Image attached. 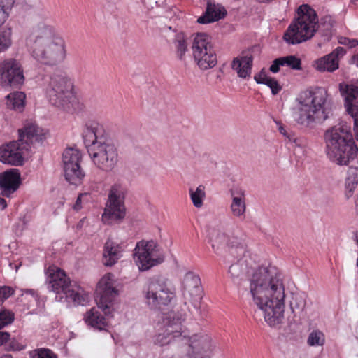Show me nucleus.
I'll return each mask as SVG.
<instances>
[{
	"label": "nucleus",
	"mask_w": 358,
	"mask_h": 358,
	"mask_svg": "<svg viewBox=\"0 0 358 358\" xmlns=\"http://www.w3.org/2000/svg\"><path fill=\"white\" fill-rule=\"evenodd\" d=\"M205 186L203 185H199L195 190L192 188L189 189L190 199L193 205L196 208H201L203 204V199L206 197Z\"/></svg>",
	"instance_id": "473e14b6"
},
{
	"label": "nucleus",
	"mask_w": 358,
	"mask_h": 358,
	"mask_svg": "<svg viewBox=\"0 0 358 358\" xmlns=\"http://www.w3.org/2000/svg\"><path fill=\"white\" fill-rule=\"evenodd\" d=\"M354 1H358V0H353Z\"/></svg>",
	"instance_id": "bf43d9fd"
},
{
	"label": "nucleus",
	"mask_w": 358,
	"mask_h": 358,
	"mask_svg": "<svg viewBox=\"0 0 358 358\" xmlns=\"http://www.w3.org/2000/svg\"><path fill=\"white\" fill-rule=\"evenodd\" d=\"M357 242H358V236H357Z\"/></svg>",
	"instance_id": "052dcab7"
},
{
	"label": "nucleus",
	"mask_w": 358,
	"mask_h": 358,
	"mask_svg": "<svg viewBox=\"0 0 358 358\" xmlns=\"http://www.w3.org/2000/svg\"><path fill=\"white\" fill-rule=\"evenodd\" d=\"M127 188L121 183H114L108 193V200L102 215V220L106 224H112L122 220L126 215L124 199Z\"/></svg>",
	"instance_id": "f8f14e48"
},
{
	"label": "nucleus",
	"mask_w": 358,
	"mask_h": 358,
	"mask_svg": "<svg viewBox=\"0 0 358 358\" xmlns=\"http://www.w3.org/2000/svg\"><path fill=\"white\" fill-rule=\"evenodd\" d=\"M7 203L4 199L0 197V209L3 210L6 208Z\"/></svg>",
	"instance_id": "864d4df0"
},
{
	"label": "nucleus",
	"mask_w": 358,
	"mask_h": 358,
	"mask_svg": "<svg viewBox=\"0 0 358 358\" xmlns=\"http://www.w3.org/2000/svg\"><path fill=\"white\" fill-rule=\"evenodd\" d=\"M296 20V22H318L315 10L307 4H303L297 8Z\"/></svg>",
	"instance_id": "c85d7f7f"
},
{
	"label": "nucleus",
	"mask_w": 358,
	"mask_h": 358,
	"mask_svg": "<svg viewBox=\"0 0 358 358\" xmlns=\"http://www.w3.org/2000/svg\"><path fill=\"white\" fill-rule=\"evenodd\" d=\"M1 358H13L11 355L6 354L1 356Z\"/></svg>",
	"instance_id": "4d7b16f0"
},
{
	"label": "nucleus",
	"mask_w": 358,
	"mask_h": 358,
	"mask_svg": "<svg viewBox=\"0 0 358 358\" xmlns=\"http://www.w3.org/2000/svg\"><path fill=\"white\" fill-rule=\"evenodd\" d=\"M319 24H290L284 34V40L289 44H296L311 38Z\"/></svg>",
	"instance_id": "aec40b11"
},
{
	"label": "nucleus",
	"mask_w": 358,
	"mask_h": 358,
	"mask_svg": "<svg viewBox=\"0 0 358 358\" xmlns=\"http://www.w3.org/2000/svg\"><path fill=\"white\" fill-rule=\"evenodd\" d=\"M242 274L243 268L238 262L233 264L229 266L228 275L233 281L239 279Z\"/></svg>",
	"instance_id": "a19ab883"
},
{
	"label": "nucleus",
	"mask_w": 358,
	"mask_h": 358,
	"mask_svg": "<svg viewBox=\"0 0 358 358\" xmlns=\"http://www.w3.org/2000/svg\"><path fill=\"white\" fill-rule=\"evenodd\" d=\"M45 92L52 105L69 113L75 111L79 103L74 92L73 83L66 76H52Z\"/></svg>",
	"instance_id": "0eeeda50"
},
{
	"label": "nucleus",
	"mask_w": 358,
	"mask_h": 358,
	"mask_svg": "<svg viewBox=\"0 0 358 358\" xmlns=\"http://www.w3.org/2000/svg\"><path fill=\"white\" fill-rule=\"evenodd\" d=\"M358 185V169L357 167L350 166L347 171L345 186L347 191L350 193L352 192Z\"/></svg>",
	"instance_id": "2f4dec72"
},
{
	"label": "nucleus",
	"mask_w": 358,
	"mask_h": 358,
	"mask_svg": "<svg viewBox=\"0 0 358 358\" xmlns=\"http://www.w3.org/2000/svg\"><path fill=\"white\" fill-rule=\"evenodd\" d=\"M19 139L0 147V161L3 164L20 166L23 164L24 155L34 141L45 138L43 129L34 122H27L19 129Z\"/></svg>",
	"instance_id": "423d86ee"
},
{
	"label": "nucleus",
	"mask_w": 358,
	"mask_h": 358,
	"mask_svg": "<svg viewBox=\"0 0 358 358\" xmlns=\"http://www.w3.org/2000/svg\"><path fill=\"white\" fill-rule=\"evenodd\" d=\"M346 54L343 47H337L331 53L324 55L314 63V67L320 72H334L339 67V60Z\"/></svg>",
	"instance_id": "412c9836"
},
{
	"label": "nucleus",
	"mask_w": 358,
	"mask_h": 358,
	"mask_svg": "<svg viewBox=\"0 0 358 358\" xmlns=\"http://www.w3.org/2000/svg\"><path fill=\"white\" fill-rule=\"evenodd\" d=\"M250 292L268 324L274 327L281 323L285 295L280 275L273 268H259L250 280Z\"/></svg>",
	"instance_id": "f257e3e1"
},
{
	"label": "nucleus",
	"mask_w": 358,
	"mask_h": 358,
	"mask_svg": "<svg viewBox=\"0 0 358 358\" xmlns=\"http://www.w3.org/2000/svg\"><path fill=\"white\" fill-rule=\"evenodd\" d=\"M325 343V336L320 330H314L308 335L307 343L310 346H322Z\"/></svg>",
	"instance_id": "c9c22d12"
},
{
	"label": "nucleus",
	"mask_w": 358,
	"mask_h": 358,
	"mask_svg": "<svg viewBox=\"0 0 358 358\" xmlns=\"http://www.w3.org/2000/svg\"><path fill=\"white\" fill-rule=\"evenodd\" d=\"M36 17L33 19L34 20L41 21L47 20L48 13L45 11H38L35 13Z\"/></svg>",
	"instance_id": "09e8293b"
},
{
	"label": "nucleus",
	"mask_w": 358,
	"mask_h": 358,
	"mask_svg": "<svg viewBox=\"0 0 358 358\" xmlns=\"http://www.w3.org/2000/svg\"><path fill=\"white\" fill-rule=\"evenodd\" d=\"M185 320V314L181 312H171L166 314L162 320V325L153 338L155 345L164 346L173 342L178 344V349L189 347V352L196 351L191 345L192 341L200 337H210L206 334H195L189 336L182 323Z\"/></svg>",
	"instance_id": "39448f33"
},
{
	"label": "nucleus",
	"mask_w": 358,
	"mask_h": 358,
	"mask_svg": "<svg viewBox=\"0 0 358 358\" xmlns=\"http://www.w3.org/2000/svg\"><path fill=\"white\" fill-rule=\"evenodd\" d=\"M192 49L193 57L201 69L206 70L216 65L217 56L211 43V38L206 34H196L193 40Z\"/></svg>",
	"instance_id": "4468645a"
},
{
	"label": "nucleus",
	"mask_w": 358,
	"mask_h": 358,
	"mask_svg": "<svg viewBox=\"0 0 358 358\" xmlns=\"http://www.w3.org/2000/svg\"><path fill=\"white\" fill-rule=\"evenodd\" d=\"M24 80L22 66L16 59H7L0 63V81L3 85H18Z\"/></svg>",
	"instance_id": "6ab92c4d"
},
{
	"label": "nucleus",
	"mask_w": 358,
	"mask_h": 358,
	"mask_svg": "<svg viewBox=\"0 0 358 358\" xmlns=\"http://www.w3.org/2000/svg\"><path fill=\"white\" fill-rule=\"evenodd\" d=\"M81 197H82V194H80L78 196V198L76 201V203L73 206V208L76 210H79L81 208Z\"/></svg>",
	"instance_id": "3c124183"
},
{
	"label": "nucleus",
	"mask_w": 358,
	"mask_h": 358,
	"mask_svg": "<svg viewBox=\"0 0 358 358\" xmlns=\"http://www.w3.org/2000/svg\"><path fill=\"white\" fill-rule=\"evenodd\" d=\"M26 95L22 92H14L7 95V106L14 110L22 112L25 106Z\"/></svg>",
	"instance_id": "c756f323"
},
{
	"label": "nucleus",
	"mask_w": 358,
	"mask_h": 358,
	"mask_svg": "<svg viewBox=\"0 0 358 358\" xmlns=\"http://www.w3.org/2000/svg\"><path fill=\"white\" fill-rule=\"evenodd\" d=\"M164 256L159 245L154 241L142 240L134 250V259L141 271H147L161 264Z\"/></svg>",
	"instance_id": "ddd939ff"
},
{
	"label": "nucleus",
	"mask_w": 358,
	"mask_h": 358,
	"mask_svg": "<svg viewBox=\"0 0 358 358\" xmlns=\"http://www.w3.org/2000/svg\"><path fill=\"white\" fill-rule=\"evenodd\" d=\"M338 41L340 44L346 45L350 48L358 45V39H350L345 36H340Z\"/></svg>",
	"instance_id": "c03bdc74"
},
{
	"label": "nucleus",
	"mask_w": 358,
	"mask_h": 358,
	"mask_svg": "<svg viewBox=\"0 0 358 358\" xmlns=\"http://www.w3.org/2000/svg\"><path fill=\"white\" fill-rule=\"evenodd\" d=\"M26 45L32 57L42 65L55 66L66 57L64 38L45 24L33 29L26 38Z\"/></svg>",
	"instance_id": "f03ea898"
},
{
	"label": "nucleus",
	"mask_w": 358,
	"mask_h": 358,
	"mask_svg": "<svg viewBox=\"0 0 358 358\" xmlns=\"http://www.w3.org/2000/svg\"><path fill=\"white\" fill-rule=\"evenodd\" d=\"M295 120L306 127L321 123L329 117L330 101L327 90L321 87L302 92L297 98Z\"/></svg>",
	"instance_id": "20e7f679"
},
{
	"label": "nucleus",
	"mask_w": 358,
	"mask_h": 358,
	"mask_svg": "<svg viewBox=\"0 0 358 358\" xmlns=\"http://www.w3.org/2000/svg\"><path fill=\"white\" fill-rule=\"evenodd\" d=\"M357 266H358V258H357Z\"/></svg>",
	"instance_id": "13d9d810"
},
{
	"label": "nucleus",
	"mask_w": 358,
	"mask_h": 358,
	"mask_svg": "<svg viewBox=\"0 0 358 358\" xmlns=\"http://www.w3.org/2000/svg\"><path fill=\"white\" fill-rule=\"evenodd\" d=\"M282 66H287L294 70L301 69V61L295 55H288L280 57Z\"/></svg>",
	"instance_id": "e433bc0d"
},
{
	"label": "nucleus",
	"mask_w": 358,
	"mask_h": 358,
	"mask_svg": "<svg viewBox=\"0 0 358 358\" xmlns=\"http://www.w3.org/2000/svg\"><path fill=\"white\" fill-rule=\"evenodd\" d=\"M124 248L121 244H118L108 239L104 245L103 261L106 266H113L122 256Z\"/></svg>",
	"instance_id": "a878e982"
},
{
	"label": "nucleus",
	"mask_w": 358,
	"mask_h": 358,
	"mask_svg": "<svg viewBox=\"0 0 358 358\" xmlns=\"http://www.w3.org/2000/svg\"><path fill=\"white\" fill-rule=\"evenodd\" d=\"M14 290L8 286L0 287V305L8 298L12 296Z\"/></svg>",
	"instance_id": "37998d69"
},
{
	"label": "nucleus",
	"mask_w": 358,
	"mask_h": 358,
	"mask_svg": "<svg viewBox=\"0 0 358 358\" xmlns=\"http://www.w3.org/2000/svg\"><path fill=\"white\" fill-rule=\"evenodd\" d=\"M174 45L176 50L177 57L180 60L183 59L187 50L186 38L183 33H180L176 35L174 41Z\"/></svg>",
	"instance_id": "72a5a7b5"
},
{
	"label": "nucleus",
	"mask_w": 358,
	"mask_h": 358,
	"mask_svg": "<svg viewBox=\"0 0 358 358\" xmlns=\"http://www.w3.org/2000/svg\"><path fill=\"white\" fill-rule=\"evenodd\" d=\"M280 66H282V63L280 57L275 59L273 60L272 64L271 65L269 70L272 73H278L280 71Z\"/></svg>",
	"instance_id": "49530a36"
},
{
	"label": "nucleus",
	"mask_w": 358,
	"mask_h": 358,
	"mask_svg": "<svg viewBox=\"0 0 358 358\" xmlns=\"http://www.w3.org/2000/svg\"><path fill=\"white\" fill-rule=\"evenodd\" d=\"M253 64V56L250 50L243 51L235 57L231 64V69L236 71L238 77L246 78L251 74Z\"/></svg>",
	"instance_id": "b1692460"
},
{
	"label": "nucleus",
	"mask_w": 358,
	"mask_h": 358,
	"mask_svg": "<svg viewBox=\"0 0 358 358\" xmlns=\"http://www.w3.org/2000/svg\"><path fill=\"white\" fill-rule=\"evenodd\" d=\"M353 62L358 66V52L352 57Z\"/></svg>",
	"instance_id": "6e6d98bb"
},
{
	"label": "nucleus",
	"mask_w": 358,
	"mask_h": 358,
	"mask_svg": "<svg viewBox=\"0 0 358 358\" xmlns=\"http://www.w3.org/2000/svg\"><path fill=\"white\" fill-rule=\"evenodd\" d=\"M12 31L6 24H0V52L6 51L12 44Z\"/></svg>",
	"instance_id": "7c9ffc66"
},
{
	"label": "nucleus",
	"mask_w": 358,
	"mask_h": 358,
	"mask_svg": "<svg viewBox=\"0 0 358 358\" xmlns=\"http://www.w3.org/2000/svg\"><path fill=\"white\" fill-rule=\"evenodd\" d=\"M323 22H329L332 20V17L331 15H326L321 19Z\"/></svg>",
	"instance_id": "5fc2aeb1"
},
{
	"label": "nucleus",
	"mask_w": 358,
	"mask_h": 358,
	"mask_svg": "<svg viewBox=\"0 0 358 358\" xmlns=\"http://www.w3.org/2000/svg\"><path fill=\"white\" fill-rule=\"evenodd\" d=\"M279 131L281 134L284 135L285 136H286L287 138H289V140H292V138L291 137V136L287 132V131L285 130V129L284 128V127L282 126H280L279 127Z\"/></svg>",
	"instance_id": "603ef678"
},
{
	"label": "nucleus",
	"mask_w": 358,
	"mask_h": 358,
	"mask_svg": "<svg viewBox=\"0 0 358 358\" xmlns=\"http://www.w3.org/2000/svg\"><path fill=\"white\" fill-rule=\"evenodd\" d=\"M45 273L51 290L55 293L64 294L75 306H83L88 301L87 293L76 282L72 283L66 273L59 267L51 265Z\"/></svg>",
	"instance_id": "6e6552de"
},
{
	"label": "nucleus",
	"mask_w": 358,
	"mask_h": 358,
	"mask_svg": "<svg viewBox=\"0 0 358 358\" xmlns=\"http://www.w3.org/2000/svg\"><path fill=\"white\" fill-rule=\"evenodd\" d=\"M10 348L13 350L20 351L25 348V345L15 339H13L9 343Z\"/></svg>",
	"instance_id": "de8ad7c7"
},
{
	"label": "nucleus",
	"mask_w": 358,
	"mask_h": 358,
	"mask_svg": "<svg viewBox=\"0 0 358 358\" xmlns=\"http://www.w3.org/2000/svg\"><path fill=\"white\" fill-rule=\"evenodd\" d=\"M31 358H57V355L48 348H38L29 352Z\"/></svg>",
	"instance_id": "4c0bfd02"
},
{
	"label": "nucleus",
	"mask_w": 358,
	"mask_h": 358,
	"mask_svg": "<svg viewBox=\"0 0 358 358\" xmlns=\"http://www.w3.org/2000/svg\"><path fill=\"white\" fill-rule=\"evenodd\" d=\"M144 294L145 303L152 310H163L176 301V289L166 280H150Z\"/></svg>",
	"instance_id": "9d476101"
},
{
	"label": "nucleus",
	"mask_w": 358,
	"mask_h": 358,
	"mask_svg": "<svg viewBox=\"0 0 358 358\" xmlns=\"http://www.w3.org/2000/svg\"><path fill=\"white\" fill-rule=\"evenodd\" d=\"M339 91L344 99L345 110L353 119L355 135L358 141V86L343 82L339 84Z\"/></svg>",
	"instance_id": "f3484780"
},
{
	"label": "nucleus",
	"mask_w": 358,
	"mask_h": 358,
	"mask_svg": "<svg viewBox=\"0 0 358 358\" xmlns=\"http://www.w3.org/2000/svg\"><path fill=\"white\" fill-rule=\"evenodd\" d=\"M238 230L222 231L219 227L209 229V241L214 252L218 254L220 248L226 244L229 255L238 261L242 258L246 251L247 245Z\"/></svg>",
	"instance_id": "1a4fd4ad"
},
{
	"label": "nucleus",
	"mask_w": 358,
	"mask_h": 358,
	"mask_svg": "<svg viewBox=\"0 0 358 358\" xmlns=\"http://www.w3.org/2000/svg\"><path fill=\"white\" fill-rule=\"evenodd\" d=\"M81 159V154L77 149L66 148L63 152L64 176L70 184L78 185L85 177V173L80 165Z\"/></svg>",
	"instance_id": "dca6fc26"
},
{
	"label": "nucleus",
	"mask_w": 358,
	"mask_h": 358,
	"mask_svg": "<svg viewBox=\"0 0 358 358\" xmlns=\"http://www.w3.org/2000/svg\"><path fill=\"white\" fill-rule=\"evenodd\" d=\"M325 153L337 165H348L358 154L350 127L340 123L327 129L324 134Z\"/></svg>",
	"instance_id": "7ed1b4c3"
},
{
	"label": "nucleus",
	"mask_w": 358,
	"mask_h": 358,
	"mask_svg": "<svg viewBox=\"0 0 358 358\" xmlns=\"http://www.w3.org/2000/svg\"><path fill=\"white\" fill-rule=\"evenodd\" d=\"M182 296L184 303H187L196 306L203 298V287L198 275L194 272H187L182 281Z\"/></svg>",
	"instance_id": "a211bd4d"
},
{
	"label": "nucleus",
	"mask_w": 358,
	"mask_h": 358,
	"mask_svg": "<svg viewBox=\"0 0 358 358\" xmlns=\"http://www.w3.org/2000/svg\"><path fill=\"white\" fill-rule=\"evenodd\" d=\"M88 153L93 164L105 172L113 171L118 162L117 149L108 138L91 145Z\"/></svg>",
	"instance_id": "9b49d317"
},
{
	"label": "nucleus",
	"mask_w": 358,
	"mask_h": 358,
	"mask_svg": "<svg viewBox=\"0 0 358 358\" xmlns=\"http://www.w3.org/2000/svg\"><path fill=\"white\" fill-rule=\"evenodd\" d=\"M227 14L226 8L220 3L208 1L204 15L199 16L196 22H214L224 20Z\"/></svg>",
	"instance_id": "393cba45"
},
{
	"label": "nucleus",
	"mask_w": 358,
	"mask_h": 358,
	"mask_svg": "<svg viewBox=\"0 0 358 358\" xmlns=\"http://www.w3.org/2000/svg\"><path fill=\"white\" fill-rule=\"evenodd\" d=\"M15 319L14 313L8 310L0 311V329L11 324Z\"/></svg>",
	"instance_id": "ea45409f"
},
{
	"label": "nucleus",
	"mask_w": 358,
	"mask_h": 358,
	"mask_svg": "<svg viewBox=\"0 0 358 358\" xmlns=\"http://www.w3.org/2000/svg\"><path fill=\"white\" fill-rule=\"evenodd\" d=\"M83 138L87 152H89V148L91 145H93L94 143H101L106 138L105 136V129L103 125L97 122H87L83 131Z\"/></svg>",
	"instance_id": "5701e85b"
},
{
	"label": "nucleus",
	"mask_w": 358,
	"mask_h": 358,
	"mask_svg": "<svg viewBox=\"0 0 358 358\" xmlns=\"http://www.w3.org/2000/svg\"><path fill=\"white\" fill-rule=\"evenodd\" d=\"M38 295L34 289H27L21 296L22 301H27V308H29L34 303H36Z\"/></svg>",
	"instance_id": "58836bf2"
},
{
	"label": "nucleus",
	"mask_w": 358,
	"mask_h": 358,
	"mask_svg": "<svg viewBox=\"0 0 358 358\" xmlns=\"http://www.w3.org/2000/svg\"><path fill=\"white\" fill-rule=\"evenodd\" d=\"M232 201L230 206L234 216L240 217L244 215L246 210L245 196L243 190L231 192Z\"/></svg>",
	"instance_id": "bb28decb"
},
{
	"label": "nucleus",
	"mask_w": 358,
	"mask_h": 358,
	"mask_svg": "<svg viewBox=\"0 0 358 358\" xmlns=\"http://www.w3.org/2000/svg\"><path fill=\"white\" fill-rule=\"evenodd\" d=\"M85 320L89 325L99 330L105 329L108 325L107 320L96 308H92L86 313Z\"/></svg>",
	"instance_id": "cd10ccee"
},
{
	"label": "nucleus",
	"mask_w": 358,
	"mask_h": 358,
	"mask_svg": "<svg viewBox=\"0 0 358 358\" xmlns=\"http://www.w3.org/2000/svg\"><path fill=\"white\" fill-rule=\"evenodd\" d=\"M21 184L20 173L16 169H10L0 173V189L3 196L9 197L16 192Z\"/></svg>",
	"instance_id": "4be33fe9"
},
{
	"label": "nucleus",
	"mask_w": 358,
	"mask_h": 358,
	"mask_svg": "<svg viewBox=\"0 0 358 358\" xmlns=\"http://www.w3.org/2000/svg\"><path fill=\"white\" fill-rule=\"evenodd\" d=\"M265 85L271 88V92L274 95L278 94L282 90L281 85L273 78H270Z\"/></svg>",
	"instance_id": "79ce46f5"
},
{
	"label": "nucleus",
	"mask_w": 358,
	"mask_h": 358,
	"mask_svg": "<svg viewBox=\"0 0 358 358\" xmlns=\"http://www.w3.org/2000/svg\"><path fill=\"white\" fill-rule=\"evenodd\" d=\"M16 0H0V22H5L10 17Z\"/></svg>",
	"instance_id": "f704fd0d"
},
{
	"label": "nucleus",
	"mask_w": 358,
	"mask_h": 358,
	"mask_svg": "<svg viewBox=\"0 0 358 358\" xmlns=\"http://www.w3.org/2000/svg\"><path fill=\"white\" fill-rule=\"evenodd\" d=\"M10 338V334L8 332L0 331V345L8 341Z\"/></svg>",
	"instance_id": "8fccbe9b"
},
{
	"label": "nucleus",
	"mask_w": 358,
	"mask_h": 358,
	"mask_svg": "<svg viewBox=\"0 0 358 358\" xmlns=\"http://www.w3.org/2000/svg\"><path fill=\"white\" fill-rule=\"evenodd\" d=\"M115 280L112 273H106L99 281L96 289V301L107 317L112 316L113 306L118 295L115 286Z\"/></svg>",
	"instance_id": "2eb2a0df"
},
{
	"label": "nucleus",
	"mask_w": 358,
	"mask_h": 358,
	"mask_svg": "<svg viewBox=\"0 0 358 358\" xmlns=\"http://www.w3.org/2000/svg\"><path fill=\"white\" fill-rule=\"evenodd\" d=\"M270 78L271 77L267 76L264 69L254 76L255 80L259 84H266Z\"/></svg>",
	"instance_id": "a18cd8bd"
}]
</instances>
